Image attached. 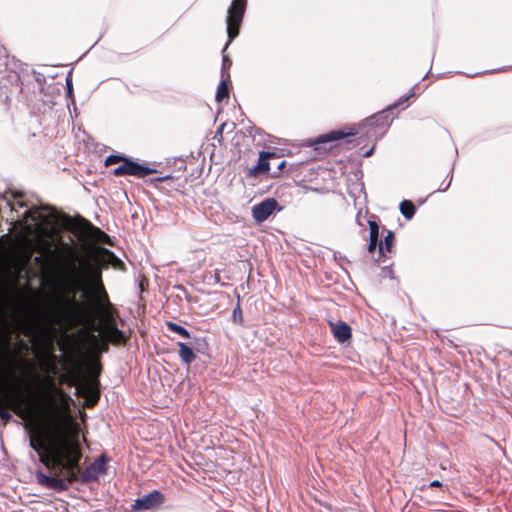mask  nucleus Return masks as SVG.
Segmentation results:
<instances>
[{
    "instance_id": "obj_1",
    "label": "nucleus",
    "mask_w": 512,
    "mask_h": 512,
    "mask_svg": "<svg viewBox=\"0 0 512 512\" xmlns=\"http://www.w3.org/2000/svg\"><path fill=\"white\" fill-rule=\"evenodd\" d=\"M84 274L57 283L58 322L69 327L88 325L93 331L106 332L112 345H125L129 336L118 328L116 310L110 301L99 267L87 265Z\"/></svg>"
},
{
    "instance_id": "obj_2",
    "label": "nucleus",
    "mask_w": 512,
    "mask_h": 512,
    "mask_svg": "<svg viewBox=\"0 0 512 512\" xmlns=\"http://www.w3.org/2000/svg\"><path fill=\"white\" fill-rule=\"evenodd\" d=\"M30 446L40 462L51 472V475L37 473L39 484L57 491H66L70 484L80 480L87 483L97 478L90 465L81 471L80 461L83 453L78 432L49 431L36 426L30 436Z\"/></svg>"
},
{
    "instance_id": "obj_3",
    "label": "nucleus",
    "mask_w": 512,
    "mask_h": 512,
    "mask_svg": "<svg viewBox=\"0 0 512 512\" xmlns=\"http://www.w3.org/2000/svg\"><path fill=\"white\" fill-rule=\"evenodd\" d=\"M22 380L14 377L13 371H9V381L0 383V418L6 423L11 419L9 410H12L22 419L33 422L30 434L36 426L45 429L37 422L38 413L30 395L24 396Z\"/></svg>"
},
{
    "instance_id": "obj_4",
    "label": "nucleus",
    "mask_w": 512,
    "mask_h": 512,
    "mask_svg": "<svg viewBox=\"0 0 512 512\" xmlns=\"http://www.w3.org/2000/svg\"><path fill=\"white\" fill-rule=\"evenodd\" d=\"M120 163V165L112 170V175L120 176H134L137 178H144L150 174L157 172L156 169L150 168L146 165L134 161L132 158L126 157L121 154H112L106 157L105 166H111Z\"/></svg>"
},
{
    "instance_id": "obj_5",
    "label": "nucleus",
    "mask_w": 512,
    "mask_h": 512,
    "mask_svg": "<svg viewBox=\"0 0 512 512\" xmlns=\"http://www.w3.org/2000/svg\"><path fill=\"white\" fill-rule=\"evenodd\" d=\"M247 7V0H232L227 11V35L228 41L224 50L239 35L240 27Z\"/></svg>"
},
{
    "instance_id": "obj_6",
    "label": "nucleus",
    "mask_w": 512,
    "mask_h": 512,
    "mask_svg": "<svg viewBox=\"0 0 512 512\" xmlns=\"http://www.w3.org/2000/svg\"><path fill=\"white\" fill-rule=\"evenodd\" d=\"M99 256L95 257V261H98L100 265H93L89 261L83 260L81 261L82 268L78 269L74 265L72 267V270L70 273L65 274L61 279H72L74 275H76L77 271L82 272L84 275L87 273V265H91L93 267H99L102 270V267H106L108 265H111L115 269L124 270L125 264L124 262L119 259L112 251L108 250L107 248H99Z\"/></svg>"
},
{
    "instance_id": "obj_7",
    "label": "nucleus",
    "mask_w": 512,
    "mask_h": 512,
    "mask_svg": "<svg viewBox=\"0 0 512 512\" xmlns=\"http://www.w3.org/2000/svg\"><path fill=\"white\" fill-rule=\"evenodd\" d=\"M67 226L74 234H82L92 238H97L99 235L106 236L103 231L82 216L75 218L67 216Z\"/></svg>"
},
{
    "instance_id": "obj_8",
    "label": "nucleus",
    "mask_w": 512,
    "mask_h": 512,
    "mask_svg": "<svg viewBox=\"0 0 512 512\" xmlns=\"http://www.w3.org/2000/svg\"><path fill=\"white\" fill-rule=\"evenodd\" d=\"M274 198H266L252 207V216L257 223L266 221L276 210H281Z\"/></svg>"
},
{
    "instance_id": "obj_9",
    "label": "nucleus",
    "mask_w": 512,
    "mask_h": 512,
    "mask_svg": "<svg viewBox=\"0 0 512 512\" xmlns=\"http://www.w3.org/2000/svg\"><path fill=\"white\" fill-rule=\"evenodd\" d=\"M100 382L84 380L77 386L78 395L87 400V405L93 407L100 399Z\"/></svg>"
},
{
    "instance_id": "obj_10",
    "label": "nucleus",
    "mask_w": 512,
    "mask_h": 512,
    "mask_svg": "<svg viewBox=\"0 0 512 512\" xmlns=\"http://www.w3.org/2000/svg\"><path fill=\"white\" fill-rule=\"evenodd\" d=\"M164 502V495L158 491L154 490L142 498H139L132 505V510H149L152 509Z\"/></svg>"
},
{
    "instance_id": "obj_11",
    "label": "nucleus",
    "mask_w": 512,
    "mask_h": 512,
    "mask_svg": "<svg viewBox=\"0 0 512 512\" xmlns=\"http://www.w3.org/2000/svg\"><path fill=\"white\" fill-rule=\"evenodd\" d=\"M100 333V339L96 335L90 334V338L94 342V345L90 350L89 356L93 357V359H99L101 361L102 354L109 351V344H111V341L108 340L106 332Z\"/></svg>"
},
{
    "instance_id": "obj_12",
    "label": "nucleus",
    "mask_w": 512,
    "mask_h": 512,
    "mask_svg": "<svg viewBox=\"0 0 512 512\" xmlns=\"http://www.w3.org/2000/svg\"><path fill=\"white\" fill-rule=\"evenodd\" d=\"M331 332L339 343H345L351 338V328L344 321H328Z\"/></svg>"
},
{
    "instance_id": "obj_13",
    "label": "nucleus",
    "mask_w": 512,
    "mask_h": 512,
    "mask_svg": "<svg viewBox=\"0 0 512 512\" xmlns=\"http://www.w3.org/2000/svg\"><path fill=\"white\" fill-rule=\"evenodd\" d=\"M270 160H279V156L272 152H261L257 165L251 170V174H265L270 171Z\"/></svg>"
},
{
    "instance_id": "obj_14",
    "label": "nucleus",
    "mask_w": 512,
    "mask_h": 512,
    "mask_svg": "<svg viewBox=\"0 0 512 512\" xmlns=\"http://www.w3.org/2000/svg\"><path fill=\"white\" fill-rule=\"evenodd\" d=\"M86 370L89 376L88 381H95V379L99 380V377L102 373V364L99 359H93V357L89 356V359L86 363Z\"/></svg>"
},
{
    "instance_id": "obj_15",
    "label": "nucleus",
    "mask_w": 512,
    "mask_h": 512,
    "mask_svg": "<svg viewBox=\"0 0 512 512\" xmlns=\"http://www.w3.org/2000/svg\"><path fill=\"white\" fill-rule=\"evenodd\" d=\"M356 130L354 128H350L348 131H342V130H333L328 133L322 134V144L338 141L341 140L347 136L355 135Z\"/></svg>"
},
{
    "instance_id": "obj_16",
    "label": "nucleus",
    "mask_w": 512,
    "mask_h": 512,
    "mask_svg": "<svg viewBox=\"0 0 512 512\" xmlns=\"http://www.w3.org/2000/svg\"><path fill=\"white\" fill-rule=\"evenodd\" d=\"M177 345L179 347L178 353L181 361L186 365H190L196 359V355L192 348L183 342H178Z\"/></svg>"
},
{
    "instance_id": "obj_17",
    "label": "nucleus",
    "mask_w": 512,
    "mask_h": 512,
    "mask_svg": "<svg viewBox=\"0 0 512 512\" xmlns=\"http://www.w3.org/2000/svg\"><path fill=\"white\" fill-rule=\"evenodd\" d=\"M369 243L367 249L369 252H373L379 245V226L375 221H369Z\"/></svg>"
},
{
    "instance_id": "obj_18",
    "label": "nucleus",
    "mask_w": 512,
    "mask_h": 512,
    "mask_svg": "<svg viewBox=\"0 0 512 512\" xmlns=\"http://www.w3.org/2000/svg\"><path fill=\"white\" fill-rule=\"evenodd\" d=\"M108 458L102 454L90 464V470H94L97 474H105L107 472Z\"/></svg>"
},
{
    "instance_id": "obj_19",
    "label": "nucleus",
    "mask_w": 512,
    "mask_h": 512,
    "mask_svg": "<svg viewBox=\"0 0 512 512\" xmlns=\"http://www.w3.org/2000/svg\"><path fill=\"white\" fill-rule=\"evenodd\" d=\"M228 79H229V75H227V78L222 79V81L218 85L217 93H216L217 102H222L224 100L229 99Z\"/></svg>"
},
{
    "instance_id": "obj_20",
    "label": "nucleus",
    "mask_w": 512,
    "mask_h": 512,
    "mask_svg": "<svg viewBox=\"0 0 512 512\" xmlns=\"http://www.w3.org/2000/svg\"><path fill=\"white\" fill-rule=\"evenodd\" d=\"M394 241V234L392 231H388L384 238V242L379 243V252L385 255V252H391Z\"/></svg>"
},
{
    "instance_id": "obj_21",
    "label": "nucleus",
    "mask_w": 512,
    "mask_h": 512,
    "mask_svg": "<svg viewBox=\"0 0 512 512\" xmlns=\"http://www.w3.org/2000/svg\"><path fill=\"white\" fill-rule=\"evenodd\" d=\"M400 211L402 213V215L406 218V219H412V217L414 216L415 214V207L413 205V203L409 200H403L401 203H400Z\"/></svg>"
},
{
    "instance_id": "obj_22",
    "label": "nucleus",
    "mask_w": 512,
    "mask_h": 512,
    "mask_svg": "<svg viewBox=\"0 0 512 512\" xmlns=\"http://www.w3.org/2000/svg\"><path fill=\"white\" fill-rule=\"evenodd\" d=\"M166 326L169 331L179 334L180 336L184 338H190V333L187 329L182 327L181 325H178L174 322H167Z\"/></svg>"
},
{
    "instance_id": "obj_23",
    "label": "nucleus",
    "mask_w": 512,
    "mask_h": 512,
    "mask_svg": "<svg viewBox=\"0 0 512 512\" xmlns=\"http://www.w3.org/2000/svg\"><path fill=\"white\" fill-rule=\"evenodd\" d=\"M232 321L239 325H243L244 323L243 311L239 299L232 312Z\"/></svg>"
},
{
    "instance_id": "obj_24",
    "label": "nucleus",
    "mask_w": 512,
    "mask_h": 512,
    "mask_svg": "<svg viewBox=\"0 0 512 512\" xmlns=\"http://www.w3.org/2000/svg\"><path fill=\"white\" fill-rule=\"evenodd\" d=\"M56 392L59 395L60 400H61V408L64 411H68L69 410V401L71 399L70 396L68 394H66L62 389H57Z\"/></svg>"
},
{
    "instance_id": "obj_25",
    "label": "nucleus",
    "mask_w": 512,
    "mask_h": 512,
    "mask_svg": "<svg viewBox=\"0 0 512 512\" xmlns=\"http://www.w3.org/2000/svg\"><path fill=\"white\" fill-rule=\"evenodd\" d=\"M39 217H40V214L38 212V208H36V207L26 210L25 213L23 214L24 221H27V220L35 221Z\"/></svg>"
},
{
    "instance_id": "obj_26",
    "label": "nucleus",
    "mask_w": 512,
    "mask_h": 512,
    "mask_svg": "<svg viewBox=\"0 0 512 512\" xmlns=\"http://www.w3.org/2000/svg\"><path fill=\"white\" fill-rule=\"evenodd\" d=\"M74 356H75L74 354H71V355L67 356L66 360L69 363L75 364V367L73 369V373H74L75 377L78 379L80 377V366L76 362Z\"/></svg>"
},
{
    "instance_id": "obj_27",
    "label": "nucleus",
    "mask_w": 512,
    "mask_h": 512,
    "mask_svg": "<svg viewBox=\"0 0 512 512\" xmlns=\"http://www.w3.org/2000/svg\"><path fill=\"white\" fill-rule=\"evenodd\" d=\"M46 399H47V402H48L50 410L53 413H55L57 411V409H58V405L56 403L55 398L53 397V395L51 393H47L46 394Z\"/></svg>"
},
{
    "instance_id": "obj_28",
    "label": "nucleus",
    "mask_w": 512,
    "mask_h": 512,
    "mask_svg": "<svg viewBox=\"0 0 512 512\" xmlns=\"http://www.w3.org/2000/svg\"><path fill=\"white\" fill-rule=\"evenodd\" d=\"M7 57H8V55H7L6 49L1 47L0 48V67L7 65Z\"/></svg>"
},
{
    "instance_id": "obj_29",
    "label": "nucleus",
    "mask_w": 512,
    "mask_h": 512,
    "mask_svg": "<svg viewBox=\"0 0 512 512\" xmlns=\"http://www.w3.org/2000/svg\"><path fill=\"white\" fill-rule=\"evenodd\" d=\"M273 161H274L273 164L277 167V172H274V174H278L285 167L286 161L282 160L280 157H279V160H273Z\"/></svg>"
},
{
    "instance_id": "obj_30",
    "label": "nucleus",
    "mask_w": 512,
    "mask_h": 512,
    "mask_svg": "<svg viewBox=\"0 0 512 512\" xmlns=\"http://www.w3.org/2000/svg\"><path fill=\"white\" fill-rule=\"evenodd\" d=\"M232 61L229 59L227 55H223L222 59V71L229 69L231 67Z\"/></svg>"
},
{
    "instance_id": "obj_31",
    "label": "nucleus",
    "mask_w": 512,
    "mask_h": 512,
    "mask_svg": "<svg viewBox=\"0 0 512 512\" xmlns=\"http://www.w3.org/2000/svg\"><path fill=\"white\" fill-rule=\"evenodd\" d=\"M66 250H67V252H68V254H69L71 259H73V260H77L78 259V255H77V253L75 252V250L72 247H70L69 245H66Z\"/></svg>"
},
{
    "instance_id": "obj_32",
    "label": "nucleus",
    "mask_w": 512,
    "mask_h": 512,
    "mask_svg": "<svg viewBox=\"0 0 512 512\" xmlns=\"http://www.w3.org/2000/svg\"><path fill=\"white\" fill-rule=\"evenodd\" d=\"M173 177L171 175H166V176H163V177H157L155 179H152L151 181H155V182H164V181H169V180H172Z\"/></svg>"
},
{
    "instance_id": "obj_33",
    "label": "nucleus",
    "mask_w": 512,
    "mask_h": 512,
    "mask_svg": "<svg viewBox=\"0 0 512 512\" xmlns=\"http://www.w3.org/2000/svg\"><path fill=\"white\" fill-rule=\"evenodd\" d=\"M377 120V116H374L372 118H369L366 120L365 125L367 126H373L375 124V121Z\"/></svg>"
},
{
    "instance_id": "obj_34",
    "label": "nucleus",
    "mask_w": 512,
    "mask_h": 512,
    "mask_svg": "<svg viewBox=\"0 0 512 512\" xmlns=\"http://www.w3.org/2000/svg\"><path fill=\"white\" fill-rule=\"evenodd\" d=\"M442 484L439 480H434L430 483L431 487H440Z\"/></svg>"
},
{
    "instance_id": "obj_35",
    "label": "nucleus",
    "mask_w": 512,
    "mask_h": 512,
    "mask_svg": "<svg viewBox=\"0 0 512 512\" xmlns=\"http://www.w3.org/2000/svg\"><path fill=\"white\" fill-rule=\"evenodd\" d=\"M50 358L54 362H58L59 361V357L57 355H55V354H50Z\"/></svg>"
},
{
    "instance_id": "obj_36",
    "label": "nucleus",
    "mask_w": 512,
    "mask_h": 512,
    "mask_svg": "<svg viewBox=\"0 0 512 512\" xmlns=\"http://www.w3.org/2000/svg\"><path fill=\"white\" fill-rule=\"evenodd\" d=\"M16 205H17L18 207H24V206H26V203H24L23 201H17V202H16Z\"/></svg>"
},
{
    "instance_id": "obj_37",
    "label": "nucleus",
    "mask_w": 512,
    "mask_h": 512,
    "mask_svg": "<svg viewBox=\"0 0 512 512\" xmlns=\"http://www.w3.org/2000/svg\"><path fill=\"white\" fill-rule=\"evenodd\" d=\"M372 151H373V149H372V148H371V149H369L368 151H366V152L364 153V156H365V157L370 156V155L372 154Z\"/></svg>"
},
{
    "instance_id": "obj_38",
    "label": "nucleus",
    "mask_w": 512,
    "mask_h": 512,
    "mask_svg": "<svg viewBox=\"0 0 512 512\" xmlns=\"http://www.w3.org/2000/svg\"><path fill=\"white\" fill-rule=\"evenodd\" d=\"M32 256V251L31 250H28L27 253H26V258L27 260H29Z\"/></svg>"
},
{
    "instance_id": "obj_39",
    "label": "nucleus",
    "mask_w": 512,
    "mask_h": 512,
    "mask_svg": "<svg viewBox=\"0 0 512 512\" xmlns=\"http://www.w3.org/2000/svg\"><path fill=\"white\" fill-rule=\"evenodd\" d=\"M60 349H61L62 351H66V344H64V343H63V344H60Z\"/></svg>"
},
{
    "instance_id": "obj_40",
    "label": "nucleus",
    "mask_w": 512,
    "mask_h": 512,
    "mask_svg": "<svg viewBox=\"0 0 512 512\" xmlns=\"http://www.w3.org/2000/svg\"><path fill=\"white\" fill-rule=\"evenodd\" d=\"M318 143H320V137H317V138L315 139V144H318Z\"/></svg>"
},
{
    "instance_id": "obj_41",
    "label": "nucleus",
    "mask_w": 512,
    "mask_h": 512,
    "mask_svg": "<svg viewBox=\"0 0 512 512\" xmlns=\"http://www.w3.org/2000/svg\"><path fill=\"white\" fill-rule=\"evenodd\" d=\"M79 333H81V334H86V333H87V331H86V330H84V329H81V330L79 331Z\"/></svg>"
},
{
    "instance_id": "obj_42",
    "label": "nucleus",
    "mask_w": 512,
    "mask_h": 512,
    "mask_svg": "<svg viewBox=\"0 0 512 512\" xmlns=\"http://www.w3.org/2000/svg\"><path fill=\"white\" fill-rule=\"evenodd\" d=\"M35 260H36V262H41L42 258L41 257H36Z\"/></svg>"
}]
</instances>
